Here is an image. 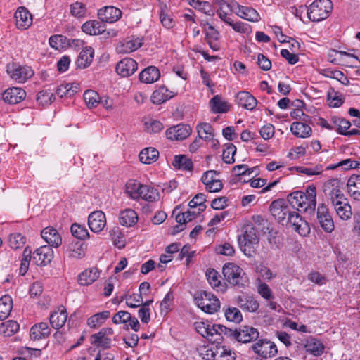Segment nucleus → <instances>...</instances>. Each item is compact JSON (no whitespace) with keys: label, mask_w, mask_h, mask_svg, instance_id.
<instances>
[{"label":"nucleus","mask_w":360,"mask_h":360,"mask_svg":"<svg viewBox=\"0 0 360 360\" xmlns=\"http://www.w3.org/2000/svg\"><path fill=\"white\" fill-rule=\"evenodd\" d=\"M270 210L274 216H277L280 221L287 219V222L300 236H306L310 232V228L306 221L295 211H291L285 205L283 200H277L271 202Z\"/></svg>","instance_id":"nucleus-1"},{"label":"nucleus","mask_w":360,"mask_h":360,"mask_svg":"<svg viewBox=\"0 0 360 360\" xmlns=\"http://www.w3.org/2000/svg\"><path fill=\"white\" fill-rule=\"evenodd\" d=\"M288 202L290 206L298 211H314L316 205V188L313 186L307 188L305 192L295 191L288 195Z\"/></svg>","instance_id":"nucleus-2"},{"label":"nucleus","mask_w":360,"mask_h":360,"mask_svg":"<svg viewBox=\"0 0 360 360\" xmlns=\"http://www.w3.org/2000/svg\"><path fill=\"white\" fill-rule=\"evenodd\" d=\"M333 9L330 0H316L307 9V15L309 20L319 22L328 18Z\"/></svg>","instance_id":"nucleus-3"},{"label":"nucleus","mask_w":360,"mask_h":360,"mask_svg":"<svg viewBox=\"0 0 360 360\" xmlns=\"http://www.w3.org/2000/svg\"><path fill=\"white\" fill-rule=\"evenodd\" d=\"M198 307L205 313L212 314L220 308V302L212 293L202 291L195 297Z\"/></svg>","instance_id":"nucleus-4"},{"label":"nucleus","mask_w":360,"mask_h":360,"mask_svg":"<svg viewBox=\"0 0 360 360\" xmlns=\"http://www.w3.org/2000/svg\"><path fill=\"white\" fill-rule=\"evenodd\" d=\"M259 243L256 230L253 227L247 229L242 236L238 238L241 251L248 257H251L255 252V246Z\"/></svg>","instance_id":"nucleus-5"},{"label":"nucleus","mask_w":360,"mask_h":360,"mask_svg":"<svg viewBox=\"0 0 360 360\" xmlns=\"http://www.w3.org/2000/svg\"><path fill=\"white\" fill-rule=\"evenodd\" d=\"M203 358L206 360H235L236 354L229 347L217 343L206 349Z\"/></svg>","instance_id":"nucleus-6"},{"label":"nucleus","mask_w":360,"mask_h":360,"mask_svg":"<svg viewBox=\"0 0 360 360\" xmlns=\"http://www.w3.org/2000/svg\"><path fill=\"white\" fill-rule=\"evenodd\" d=\"M222 273L224 278L232 285H243L245 272L243 269L234 263H226L224 265Z\"/></svg>","instance_id":"nucleus-7"},{"label":"nucleus","mask_w":360,"mask_h":360,"mask_svg":"<svg viewBox=\"0 0 360 360\" xmlns=\"http://www.w3.org/2000/svg\"><path fill=\"white\" fill-rule=\"evenodd\" d=\"M230 338L242 343H249L257 340L259 333L251 326H242L235 330L231 329Z\"/></svg>","instance_id":"nucleus-8"},{"label":"nucleus","mask_w":360,"mask_h":360,"mask_svg":"<svg viewBox=\"0 0 360 360\" xmlns=\"http://www.w3.org/2000/svg\"><path fill=\"white\" fill-rule=\"evenodd\" d=\"M251 349L262 359L271 358L278 353L277 347L274 342L266 339L258 340L251 345Z\"/></svg>","instance_id":"nucleus-9"},{"label":"nucleus","mask_w":360,"mask_h":360,"mask_svg":"<svg viewBox=\"0 0 360 360\" xmlns=\"http://www.w3.org/2000/svg\"><path fill=\"white\" fill-rule=\"evenodd\" d=\"M6 71L11 78L18 83H24L34 75V71L30 67L16 63L8 64Z\"/></svg>","instance_id":"nucleus-10"},{"label":"nucleus","mask_w":360,"mask_h":360,"mask_svg":"<svg viewBox=\"0 0 360 360\" xmlns=\"http://www.w3.org/2000/svg\"><path fill=\"white\" fill-rule=\"evenodd\" d=\"M316 218L319 224L325 232L331 233L334 230L335 225L333 218L328 207L324 204H321L318 206Z\"/></svg>","instance_id":"nucleus-11"},{"label":"nucleus","mask_w":360,"mask_h":360,"mask_svg":"<svg viewBox=\"0 0 360 360\" xmlns=\"http://www.w3.org/2000/svg\"><path fill=\"white\" fill-rule=\"evenodd\" d=\"M326 196L330 198L331 203L335 200H344V194L340 190V181L336 179H331L326 181L323 186Z\"/></svg>","instance_id":"nucleus-12"},{"label":"nucleus","mask_w":360,"mask_h":360,"mask_svg":"<svg viewBox=\"0 0 360 360\" xmlns=\"http://www.w3.org/2000/svg\"><path fill=\"white\" fill-rule=\"evenodd\" d=\"M231 328L222 325H210L207 331V340L213 343H220L224 336L230 338Z\"/></svg>","instance_id":"nucleus-13"},{"label":"nucleus","mask_w":360,"mask_h":360,"mask_svg":"<svg viewBox=\"0 0 360 360\" xmlns=\"http://www.w3.org/2000/svg\"><path fill=\"white\" fill-rule=\"evenodd\" d=\"M191 127L189 125L179 124L167 129L166 136L170 140H184L191 134Z\"/></svg>","instance_id":"nucleus-14"},{"label":"nucleus","mask_w":360,"mask_h":360,"mask_svg":"<svg viewBox=\"0 0 360 360\" xmlns=\"http://www.w3.org/2000/svg\"><path fill=\"white\" fill-rule=\"evenodd\" d=\"M53 258V250L52 248L47 245L39 247L33 254V259L37 265L46 266L51 262Z\"/></svg>","instance_id":"nucleus-15"},{"label":"nucleus","mask_w":360,"mask_h":360,"mask_svg":"<svg viewBox=\"0 0 360 360\" xmlns=\"http://www.w3.org/2000/svg\"><path fill=\"white\" fill-rule=\"evenodd\" d=\"M88 225L93 232H101L106 226V218L104 212L102 211L91 212L88 218Z\"/></svg>","instance_id":"nucleus-16"},{"label":"nucleus","mask_w":360,"mask_h":360,"mask_svg":"<svg viewBox=\"0 0 360 360\" xmlns=\"http://www.w3.org/2000/svg\"><path fill=\"white\" fill-rule=\"evenodd\" d=\"M15 25L18 29L26 30L32 23V15L24 6L19 7L15 13Z\"/></svg>","instance_id":"nucleus-17"},{"label":"nucleus","mask_w":360,"mask_h":360,"mask_svg":"<svg viewBox=\"0 0 360 360\" xmlns=\"http://www.w3.org/2000/svg\"><path fill=\"white\" fill-rule=\"evenodd\" d=\"M236 303L242 310L248 312H255L259 307L258 301L248 294L238 295L236 297Z\"/></svg>","instance_id":"nucleus-18"},{"label":"nucleus","mask_w":360,"mask_h":360,"mask_svg":"<svg viewBox=\"0 0 360 360\" xmlns=\"http://www.w3.org/2000/svg\"><path fill=\"white\" fill-rule=\"evenodd\" d=\"M42 238L51 248H58L62 244V237L58 231L51 226L44 228L41 231Z\"/></svg>","instance_id":"nucleus-19"},{"label":"nucleus","mask_w":360,"mask_h":360,"mask_svg":"<svg viewBox=\"0 0 360 360\" xmlns=\"http://www.w3.org/2000/svg\"><path fill=\"white\" fill-rule=\"evenodd\" d=\"M26 96V92L22 88L12 87L5 90L2 94L3 100L9 104H16L21 102Z\"/></svg>","instance_id":"nucleus-20"},{"label":"nucleus","mask_w":360,"mask_h":360,"mask_svg":"<svg viewBox=\"0 0 360 360\" xmlns=\"http://www.w3.org/2000/svg\"><path fill=\"white\" fill-rule=\"evenodd\" d=\"M137 70L136 62L130 58H126L120 61L116 65V72L123 77L133 75Z\"/></svg>","instance_id":"nucleus-21"},{"label":"nucleus","mask_w":360,"mask_h":360,"mask_svg":"<svg viewBox=\"0 0 360 360\" xmlns=\"http://www.w3.org/2000/svg\"><path fill=\"white\" fill-rule=\"evenodd\" d=\"M332 205L338 216L342 220H348L352 215V208L347 199L344 196V200H333Z\"/></svg>","instance_id":"nucleus-22"},{"label":"nucleus","mask_w":360,"mask_h":360,"mask_svg":"<svg viewBox=\"0 0 360 360\" xmlns=\"http://www.w3.org/2000/svg\"><path fill=\"white\" fill-rule=\"evenodd\" d=\"M98 17L102 22H114L118 20L121 15V11L114 6H106L98 11Z\"/></svg>","instance_id":"nucleus-23"},{"label":"nucleus","mask_w":360,"mask_h":360,"mask_svg":"<svg viewBox=\"0 0 360 360\" xmlns=\"http://www.w3.org/2000/svg\"><path fill=\"white\" fill-rule=\"evenodd\" d=\"M100 273L97 268L86 269L77 276L79 285L86 286L92 284L99 277Z\"/></svg>","instance_id":"nucleus-24"},{"label":"nucleus","mask_w":360,"mask_h":360,"mask_svg":"<svg viewBox=\"0 0 360 360\" xmlns=\"http://www.w3.org/2000/svg\"><path fill=\"white\" fill-rule=\"evenodd\" d=\"M174 95L166 86H161L153 92L150 99L153 103L160 105L173 98Z\"/></svg>","instance_id":"nucleus-25"},{"label":"nucleus","mask_w":360,"mask_h":360,"mask_svg":"<svg viewBox=\"0 0 360 360\" xmlns=\"http://www.w3.org/2000/svg\"><path fill=\"white\" fill-rule=\"evenodd\" d=\"M236 101L239 105L245 109L252 110L255 108L257 101L248 91H240L236 97Z\"/></svg>","instance_id":"nucleus-26"},{"label":"nucleus","mask_w":360,"mask_h":360,"mask_svg":"<svg viewBox=\"0 0 360 360\" xmlns=\"http://www.w3.org/2000/svg\"><path fill=\"white\" fill-rule=\"evenodd\" d=\"M160 72L158 68L149 66L142 70L139 74V80L146 84H152L159 79Z\"/></svg>","instance_id":"nucleus-27"},{"label":"nucleus","mask_w":360,"mask_h":360,"mask_svg":"<svg viewBox=\"0 0 360 360\" xmlns=\"http://www.w3.org/2000/svg\"><path fill=\"white\" fill-rule=\"evenodd\" d=\"M347 188L351 198L360 200V175H352L347 180Z\"/></svg>","instance_id":"nucleus-28"},{"label":"nucleus","mask_w":360,"mask_h":360,"mask_svg":"<svg viewBox=\"0 0 360 360\" xmlns=\"http://www.w3.org/2000/svg\"><path fill=\"white\" fill-rule=\"evenodd\" d=\"M50 335L48 324L45 322L34 325L30 332V338L32 340H39L47 338Z\"/></svg>","instance_id":"nucleus-29"},{"label":"nucleus","mask_w":360,"mask_h":360,"mask_svg":"<svg viewBox=\"0 0 360 360\" xmlns=\"http://www.w3.org/2000/svg\"><path fill=\"white\" fill-rule=\"evenodd\" d=\"M304 347L307 352L315 356H320L324 351L323 344L314 337H309L305 340Z\"/></svg>","instance_id":"nucleus-30"},{"label":"nucleus","mask_w":360,"mask_h":360,"mask_svg":"<svg viewBox=\"0 0 360 360\" xmlns=\"http://www.w3.org/2000/svg\"><path fill=\"white\" fill-rule=\"evenodd\" d=\"M94 51L90 46L84 48L79 53L76 61L77 66L79 68H86L89 66L94 58Z\"/></svg>","instance_id":"nucleus-31"},{"label":"nucleus","mask_w":360,"mask_h":360,"mask_svg":"<svg viewBox=\"0 0 360 360\" xmlns=\"http://www.w3.org/2000/svg\"><path fill=\"white\" fill-rule=\"evenodd\" d=\"M68 313L66 309L62 307L58 311H54L50 316V324L55 329L63 327L67 321Z\"/></svg>","instance_id":"nucleus-32"},{"label":"nucleus","mask_w":360,"mask_h":360,"mask_svg":"<svg viewBox=\"0 0 360 360\" xmlns=\"http://www.w3.org/2000/svg\"><path fill=\"white\" fill-rule=\"evenodd\" d=\"M120 224L126 227H131L136 224L138 214L132 209H125L120 213Z\"/></svg>","instance_id":"nucleus-33"},{"label":"nucleus","mask_w":360,"mask_h":360,"mask_svg":"<svg viewBox=\"0 0 360 360\" xmlns=\"http://www.w3.org/2000/svg\"><path fill=\"white\" fill-rule=\"evenodd\" d=\"M290 131L297 137L302 139L311 136L312 133L311 127L301 122H293L290 126Z\"/></svg>","instance_id":"nucleus-34"},{"label":"nucleus","mask_w":360,"mask_h":360,"mask_svg":"<svg viewBox=\"0 0 360 360\" xmlns=\"http://www.w3.org/2000/svg\"><path fill=\"white\" fill-rule=\"evenodd\" d=\"M68 257L73 259H81L85 255L84 245L78 241H72L65 250Z\"/></svg>","instance_id":"nucleus-35"},{"label":"nucleus","mask_w":360,"mask_h":360,"mask_svg":"<svg viewBox=\"0 0 360 360\" xmlns=\"http://www.w3.org/2000/svg\"><path fill=\"white\" fill-rule=\"evenodd\" d=\"M236 14L248 21L257 22L259 20V15L257 11L252 8L238 5Z\"/></svg>","instance_id":"nucleus-36"},{"label":"nucleus","mask_w":360,"mask_h":360,"mask_svg":"<svg viewBox=\"0 0 360 360\" xmlns=\"http://www.w3.org/2000/svg\"><path fill=\"white\" fill-rule=\"evenodd\" d=\"M84 32L90 35H98L104 32V25L96 20H90L84 22L82 26Z\"/></svg>","instance_id":"nucleus-37"},{"label":"nucleus","mask_w":360,"mask_h":360,"mask_svg":"<svg viewBox=\"0 0 360 360\" xmlns=\"http://www.w3.org/2000/svg\"><path fill=\"white\" fill-rule=\"evenodd\" d=\"M158 150L151 147L143 149L139 155L140 161L146 165L155 162L158 160Z\"/></svg>","instance_id":"nucleus-38"},{"label":"nucleus","mask_w":360,"mask_h":360,"mask_svg":"<svg viewBox=\"0 0 360 360\" xmlns=\"http://www.w3.org/2000/svg\"><path fill=\"white\" fill-rule=\"evenodd\" d=\"M210 105L211 110L214 113H224L229 110L228 103L224 101L219 95L214 96L210 100Z\"/></svg>","instance_id":"nucleus-39"},{"label":"nucleus","mask_w":360,"mask_h":360,"mask_svg":"<svg viewBox=\"0 0 360 360\" xmlns=\"http://www.w3.org/2000/svg\"><path fill=\"white\" fill-rule=\"evenodd\" d=\"M140 195V198L148 202H155L160 199V193L158 189L149 185L143 184Z\"/></svg>","instance_id":"nucleus-40"},{"label":"nucleus","mask_w":360,"mask_h":360,"mask_svg":"<svg viewBox=\"0 0 360 360\" xmlns=\"http://www.w3.org/2000/svg\"><path fill=\"white\" fill-rule=\"evenodd\" d=\"M79 90V84L77 83H67L60 85L57 90L56 94L60 97H72Z\"/></svg>","instance_id":"nucleus-41"},{"label":"nucleus","mask_w":360,"mask_h":360,"mask_svg":"<svg viewBox=\"0 0 360 360\" xmlns=\"http://www.w3.org/2000/svg\"><path fill=\"white\" fill-rule=\"evenodd\" d=\"M13 307V300L9 295L0 298V320L6 319L10 314Z\"/></svg>","instance_id":"nucleus-42"},{"label":"nucleus","mask_w":360,"mask_h":360,"mask_svg":"<svg viewBox=\"0 0 360 360\" xmlns=\"http://www.w3.org/2000/svg\"><path fill=\"white\" fill-rule=\"evenodd\" d=\"M142 187L143 184L136 181L130 180L126 184V193L131 199L139 200Z\"/></svg>","instance_id":"nucleus-43"},{"label":"nucleus","mask_w":360,"mask_h":360,"mask_svg":"<svg viewBox=\"0 0 360 360\" xmlns=\"http://www.w3.org/2000/svg\"><path fill=\"white\" fill-rule=\"evenodd\" d=\"M141 45L142 39L140 38L126 40L119 46L118 51L121 53H131L137 50Z\"/></svg>","instance_id":"nucleus-44"},{"label":"nucleus","mask_w":360,"mask_h":360,"mask_svg":"<svg viewBox=\"0 0 360 360\" xmlns=\"http://www.w3.org/2000/svg\"><path fill=\"white\" fill-rule=\"evenodd\" d=\"M110 314L109 311L97 313L88 319L87 325L90 328H96L103 324L110 317Z\"/></svg>","instance_id":"nucleus-45"},{"label":"nucleus","mask_w":360,"mask_h":360,"mask_svg":"<svg viewBox=\"0 0 360 360\" xmlns=\"http://www.w3.org/2000/svg\"><path fill=\"white\" fill-rule=\"evenodd\" d=\"M20 328L19 324L13 320L2 323L0 326V333L5 337H9L17 333Z\"/></svg>","instance_id":"nucleus-46"},{"label":"nucleus","mask_w":360,"mask_h":360,"mask_svg":"<svg viewBox=\"0 0 360 360\" xmlns=\"http://www.w3.org/2000/svg\"><path fill=\"white\" fill-rule=\"evenodd\" d=\"M172 165L179 169L191 171L193 168L192 160L184 155H176Z\"/></svg>","instance_id":"nucleus-47"},{"label":"nucleus","mask_w":360,"mask_h":360,"mask_svg":"<svg viewBox=\"0 0 360 360\" xmlns=\"http://www.w3.org/2000/svg\"><path fill=\"white\" fill-rule=\"evenodd\" d=\"M197 131L200 139L205 141L213 140L214 129L209 123H201L197 126Z\"/></svg>","instance_id":"nucleus-48"},{"label":"nucleus","mask_w":360,"mask_h":360,"mask_svg":"<svg viewBox=\"0 0 360 360\" xmlns=\"http://www.w3.org/2000/svg\"><path fill=\"white\" fill-rule=\"evenodd\" d=\"M322 75L326 77L335 79L344 85L347 86L349 84L348 78L346 76H345L342 71L333 70L329 68H327L322 70Z\"/></svg>","instance_id":"nucleus-49"},{"label":"nucleus","mask_w":360,"mask_h":360,"mask_svg":"<svg viewBox=\"0 0 360 360\" xmlns=\"http://www.w3.org/2000/svg\"><path fill=\"white\" fill-rule=\"evenodd\" d=\"M26 243V238L20 233H13L8 236L9 246L13 250L22 248Z\"/></svg>","instance_id":"nucleus-50"},{"label":"nucleus","mask_w":360,"mask_h":360,"mask_svg":"<svg viewBox=\"0 0 360 360\" xmlns=\"http://www.w3.org/2000/svg\"><path fill=\"white\" fill-rule=\"evenodd\" d=\"M84 100L89 108H95L100 102V96L97 92L93 90H86L84 93Z\"/></svg>","instance_id":"nucleus-51"},{"label":"nucleus","mask_w":360,"mask_h":360,"mask_svg":"<svg viewBox=\"0 0 360 360\" xmlns=\"http://www.w3.org/2000/svg\"><path fill=\"white\" fill-rule=\"evenodd\" d=\"M31 257L32 249L27 246L24 249L22 253V258L21 260V264L19 269V273L20 275L24 276L27 273L29 269Z\"/></svg>","instance_id":"nucleus-52"},{"label":"nucleus","mask_w":360,"mask_h":360,"mask_svg":"<svg viewBox=\"0 0 360 360\" xmlns=\"http://www.w3.org/2000/svg\"><path fill=\"white\" fill-rule=\"evenodd\" d=\"M91 343L103 349L110 347L111 338L105 335H99V332L91 336Z\"/></svg>","instance_id":"nucleus-53"},{"label":"nucleus","mask_w":360,"mask_h":360,"mask_svg":"<svg viewBox=\"0 0 360 360\" xmlns=\"http://www.w3.org/2000/svg\"><path fill=\"white\" fill-rule=\"evenodd\" d=\"M70 231L72 235L79 240H86L89 237L88 230L85 226H82L79 224L75 223L71 226Z\"/></svg>","instance_id":"nucleus-54"},{"label":"nucleus","mask_w":360,"mask_h":360,"mask_svg":"<svg viewBox=\"0 0 360 360\" xmlns=\"http://www.w3.org/2000/svg\"><path fill=\"white\" fill-rule=\"evenodd\" d=\"M206 201V197L203 193L196 194L194 198L189 202L188 206L190 208L198 207V213L203 212L207 206L205 204Z\"/></svg>","instance_id":"nucleus-55"},{"label":"nucleus","mask_w":360,"mask_h":360,"mask_svg":"<svg viewBox=\"0 0 360 360\" xmlns=\"http://www.w3.org/2000/svg\"><path fill=\"white\" fill-rule=\"evenodd\" d=\"M328 105L331 108H338L343 103V99L333 89H330L327 94Z\"/></svg>","instance_id":"nucleus-56"},{"label":"nucleus","mask_w":360,"mask_h":360,"mask_svg":"<svg viewBox=\"0 0 360 360\" xmlns=\"http://www.w3.org/2000/svg\"><path fill=\"white\" fill-rule=\"evenodd\" d=\"M224 315L229 321L240 323L243 320L242 314L236 307H228L224 311Z\"/></svg>","instance_id":"nucleus-57"},{"label":"nucleus","mask_w":360,"mask_h":360,"mask_svg":"<svg viewBox=\"0 0 360 360\" xmlns=\"http://www.w3.org/2000/svg\"><path fill=\"white\" fill-rule=\"evenodd\" d=\"M236 153V147L232 144L229 143L223 150L222 159L226 164H232L234 162V155Z\"/></svg>","instance_id":"nucleus-58"},{"label":"nucleus","mask_w":360,"mask_h":360,"mask_svg":"<svg viewBox=\"0 0 360 360\" xmlns=\"http://www.w3.org/2000/svg\"><path fill=\"white\" fill-rule=\"evenodd\" d=\"M55 99L54 94L50 90H43L37 94V100L39 104L44 105L51 103Z\"/></svg>","instance_id":"nucleus-59"},{"label":"nucleus","mask_w":360,"mask_h":360,"mask_svg":"<svg viewBox=\"0 0 360 360\" xmlns=\"http://www.w3.org/2000/svg\"><path fill=\"white\" fill-rule=\"evenodd\" d=\"M333 122L335 126H337V131L338 134L347 136V130L351 126V123L344 119L340 117H335L333 119Z\"/></svg>","instance_id":"nucleus-60"},{"label":"nucleus","mask_w":360,"mask_h":360,"mask_svg":"<svg viewBox=\"0 0 360 360\" xmlns=\"http://www.w3.org/2000/svg\"><path fill=\"white\" fill-rule=\"evenodd\" d=\"M70 11L73 16L83 18L85 16L86 8L83 3L77 1L71 5Z\"/></svg>","instance_id":"nucleus-61"},{"label":"nucleus","mask_w":360,"mask_h":360,"mask_svg":"<svg viewBox=\"0 0 360 360\" xmlns=\"http://www.w3.org/2000/svg\"><path fill=\"white\" fill-rule=\"evenodd\" d=\"M206 276L209 283L213 288L220 287L221 281L217 271L214 269H209L206 272Z\"/></svg>","instance_id":"nucleus-62"},{"label":"nucleus","mask_w":360,"mask_h":360,"mask_svg":"<svg viewBox=\"0 0 360 360\" xmlns=\"http://www.w3.org/2000/svg\"><path fill=\"white\" fill-rule=\"evenodd\" d=\"M258 293L266 300H271L274 295L269 285L265 283H260L257 286Z\"/></svg>","instance_id":"nucleus-63"},{"label":"nucleus","mask_w":360,"mask_h":360,"mask_svg":"<svg viewBox=\"0 0 360 360\" xmlns=\"http://www.w3.org/2000/svg\"><path fill=\"white\" fill-rule=\"evenodd\" d=\"M255 170H257V167H252L249 168L247 165H238L235 166L233 168V171L235 172L236 175L237 176H242V175H250L252 174Z\"/></svg>","instance_id":"nucleus-64"}]
</instances>
